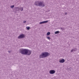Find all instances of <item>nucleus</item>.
<instances>
[{"label": "nucleus", "instance_id": "f257e3e1", "mask_svg": "<svg viewBox=\"0 0 79 79\" xmlns=\"http://www.w3.org/2000/svg\"><path fill=\"white\" fill-rule=\"evenodd\" d=\"M19 52L23 55H27V56H30L32 53V51L29 50L28 49L21 48L19 51Z\"/></svg>", "mask_w": 79, "mask_h": 79}, {"label": "nucleus", "instance_id": "f03ea898", "mask_svg": "<svg viewBox=\"0 0 79 79\" xmlns=\"http://www.w3.org/2000/svg\"><path fill=\"white\" fill-rule=\"evenodd\" d=\"M50 55V54L47 52H44L42 53L41 54L39 55V57L40 58H44Z\"/></svg>", "mask_w": 79, "mask_h": 79}, {"label": "nucleus", "instance_id": "7ed1b4c3", "mask_svg": "<svg viewBox=\"0 0 79 79\" xmlns=\"http://www.w3.org/2000/svg\"><path fill=\"white\" fill-rule=\"evenodd\" d=\"M34 5L37 6H42L43 7L45 6V4L44 2H35Z\"/></svg>", "mask_w": 79, "mask_h": 79}, {"label": "nucleus", "instance_id": "20e7f679", "mask_svg": "<svg viewBox=\"0 0 79 79\" xmlns=\"http://www.w3.org/2000/svg\"><path fill=\"white\" fill-rule=\"evenodd\" d=\"M25 37V35L23 34H22L20 35L18 37V38L19 39H23V38H24Z\"/></svg>", "mask_w": 79, "mask_h": 79}, {"label": "nucleus", "instance_id": "39448f33", "mask_svg": "<svg viewBox=\"0 0 79 79\" xmlns=\"http://www.w3.org/2000/svg\"><path fill=\"white\" fill-rule=\"evenodd\" d=\"M49 73L51 74H53L55 73V71L54 70H51L49 71Z\"/></svg>", "mask_w": 79, "mask_h": 79}, {"label": "nucleus", "instance_id": "423d86ee", "mask_svg": "<svg viewBox=\"0 0 79 79\" xmlns=\"http://www.w3.org/2000/svg\"><path fill=\"white\" fill-rule=\"evenodd\" d=\"M48 22V20L44 21L43 22H40L39 23L40 24H44L45 23H47Z\"/></svg>", "mask_w": 79, "mask_h": 79}, {"label": "nucleus", "instance_id": "0eeeda50", "mask_svg": "<svg viewBox=\"0 0 79 79\" xmlns=\"http://www.w3.org/2000/svg\"><path fill=\"white\" fill-rule=\"evenodd\" d=\"M14 9L15 11H19V7L18 6L17 7H15Z\"/></svg>", "mask_w": 79, "mask_h": 79}, {"label": "nucleus", "instance_id": "6e6552de", "mask_svg": "<svg viewBox=\"0 0 79 79\" xmlns=\"http://www.w3.org/2000/svg\"><path fill=\"white\" fill-rule=\"evenodd\" d=\"M65 61V60H64V59H61L59 60L60 63H64Z\"/></svg>", "mask_w": 79, "mask_h": 79}, {"label": "nucleus", "instance_id": "1a4fd4ad", "mask_svg": "<svg viewBox=\"0 0 79 79\" xmlns=\"http://www.w3.org/2000/svg\"><path fill=\"white\" fill-rule=\"evenodd\" d=\"M76 50H77V49H76V48H75L74 49H72L71 50V52H76Z\"/></svg>", "mask_w": 79, "mask_h": 79}, {"label": "nucleus", "instance_id": "9d476101", "mask_svg": "<svg viewBox=\"0 0 79 79\" xmlns=\"http://www.w3.org/2000/svg\"><path fill=\"white\" fill-rule=\"evenodd\" d=\"M24 9V8L22 7H19V10H20V11H23V10Z\"/></svg>", "mask_w": 79, "mask_h": 79}, {"label": "nucleus", "instance_id": "9b49d317", "mask_svg": "<svg viewBox=\"0 0 79 79\" xmlns=\"http://www.w3.org/2000/svg\"><path fill=\"white\" fill-rule=\"evenodd\" d=\"M55 34H59L60 33V31H57L55 32Z\"/></svg>", "mask_w": 79, "mask_h": 79}, {"label": "nucleus", "instance_id": "f8f14e48", "mask_svg": "<svg viewBox=\"0 0 79 79\" xmlns=\"http://www.w3.org/2000/svg\"><path fill=\"white\" fill-rule=\"evenodd\" d=\"M50 32H48L47 33V35H50Z\"/></svg>", "mask_w": 79, "mask_h": 79}, {"label": "nucleus", "instance_id": "ddd939ff", "mask_svg": "<svg viewBox=\"0 0 79 79\" xmlns=\"http://www.w3.org/2000/svg\"><path fill=\"white\" fill-rule=\"evenodd\" d=\"M26 29H27L28 30H29L30 29V27H26Z\"/></svg>", "mask_w": 79, "mask_h": 79}, {"label": "nucleus", "instance_id": "4468645a", "mask_svg": "<svg viewBox=\"0 0 79 79\" xmlns=\"http://www.w3.org/2000/svg\"><path fill=\"white\" fill-rule=\"evenodd\" d=\"M14 7H15L14 5L11 6H10V8H13Z\"/></svg>", "mask_w": 79, "mask_h": 79}, {"label": "nucleus", "instance_id": "2eb2a0df", "mask_svg": "<svg viewBox=\"0 0 79 79\" xmlns=\"http://www.w3.org/2000/svg\"><path fill=\"white\" fill-rule=\"evenodd\" d=\"M47 38L48 39V40H50V38L49 37V36L47 37Z\"/></svg>", "mask_w": 79, "mask_h": 79}, {"label": "nucleus", "instance_id": "dca6fc26", "mask_svg": "<svg viewBox=\"0 0 79 79\" xmlns=\"http://www.w3.org/2000/svg\"><path fill=\"white\" fill-rule=\"evenodd\" d=\"M60 29H61V30H62V31H63V28L62 27L60 28Z\"/></svg>", "mask_w": 79, "mask_h": 79}, {"label": "nucleus", "instance_id": "f3484780", "mask_svg": "<svg viewBox=\"0 0 79 79\" xmlns=\"http://www.w3.org/2000/svg\"><path fill=\"white\" fill-rule=\"evenodd\" d=\"M26 23V21H24L23 22V23Z\"/></svg>", "mask_w": 79, "mask_h": 79}, {"label": "nucleus", "instance_id": "a211bd4d", "mask_svg": "<svg viewBox=\"0 0 79 79\" xmlns=\"http://www.w3.org/2000/svg\"><path fill=\"white\" fill-rule=\"evenodd\" d=\"M67 15V12L65 13V15Z\"/></svg>", "mask_w": 79, "mask_h": 79}, {"label": "nucleus", "instance_id": "6ab92c4d", "mask_svg": "<svg viewBox=\"0 0 79 79\" xmlns=\"http://www.w3.org/2000/svg\"><path fill=\"white\" fill-rule=\"evenodd\" d=\"M8 52H9V53H10V52H11V51H8Z\"/></svg>", "mask_w": 79, "mask_h": 79}]
</instances>
